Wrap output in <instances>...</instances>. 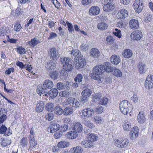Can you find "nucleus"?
Returning a JSON list of instances; mask_svg holds the SVG:
<instances>
[{
    "mask_svg": "<svg viewBox=\"0 0 153 153\" xmlns=\"http://www.w3.org/2000/svg\"><path fill=\"white\" fill-rule=\"evenodd\" d=\"M105 71L104 65H97L93 69V72L90 74L91 78L98 81L99 83H102L104 80V78L100 77V75L103 74Z\"/></svg>",
    "mask_w": 153,
    "mask_h": 153,
    "instance_id": "1",
    "label": "nucleus"
},
{
    "mask_svg": "<svg viewBox=\"0 0 153 153\" xmlns=\"http://www.w3.org/2000/svg\"><path fill=\"white\" fill-rule=\"evenodd\" d=\"M119 107L120 111L124 114L130 113L132 111L131 104L126 100L121 102Z\"/></svg>",
    "mask_w": 153,
    "mask_h": 153,
    "instance_id": "2",
    "label": "nucleus"
},
{
    "mask_svg": "<svg viewBox=\"0 0 153 153\" xmlns=\"http://www.w3.org/2000/svg\"><path fill=\"white\" fill-rule=\"evenodd\" d=\"M78 113L79 116L82 118L87 119L91 117L93 115L94 110L90 107L84 109L81 112L79 111Z\"/></svg>",
    "mask_w": 153,
    "mask_h": 153,
    "instance_id": "3",
    "label": "nucleus"
},
{
    "mask_svg": "<svg viewBox=\"0 0 153 153\" xmlns=\"http://www.w3.org/2000/svg\"><path fill=\"white\" fill-rule=\"evenodd\" d=\"M114 143L118 147L122 148L126 147L128 143V140L126 139L120 138L115 139Z\"/></svg>",
    "mask_w": 153,
    "mask_h": 153,
    "instance_id": "4",
    "label": "nucleus"
},
{
    "mask_svg": "<svg viewBox=\"0 0 153 153\" xmlns=\"http://www.w3.org/2000/svg\"><path fill=\"white\" fill-rule=\"evenodd\" d=\"M70 60L69 58L64 57L61 59V61L64 64L63 68L66 71H70L72 69V66L69 63Z\"/></svg>",
    "mask_w": 153,
    "mask_h": 153,
    "instance_id": "5",
    "label": "nucleus"
},
{
    "mask_svg": "<svg viewBox=\"0 0 153 153\" xmlns=\"http://www.w3.org/2000/svg\"><path fill=\"white\" fill-rule=\"evenodd\" d=\"M92 93V90L88 88L85 89L81 93L82 97V101L84 102H87L88 97L91 96Z\"/></svg>",
    "mask_w": 153,
    "mask_h": 153,
    "instance_id": "6",
    "label": "nucleus"
},
{
    "mask_svg": "<svg viewBox=\"0 0 153 153\" xmlns=\"http://www.w3.org/2000/svg\"><path fill=\"white\" fill-rule=\"evenodd\" d=\"M145 86L148 89H150L153 88V75H149L147 76L145 82Z\"/></svg>",
    "mask_w": 153,
    "mask_h": 153,
    "instance_id": "7",
    "label": "nucleus"
},
{
    "mask_svg": "<svg viewBox=\"0 0 153 153\" xmlns=\"http://www.w3.org/2000/svg\"><path fill=\"white\" fill-rule=\"evenodd\" d=\"M68 102L71 106L75 108H79L81 106L80 102L76 99L70 97L68 99Z\"/></svg>",
    "mask_w": 153,
    "mask_h": 153,
    "instance_id": "8",
    "label": "nucleus"
},
{
    "mask_svg": "<svg viewBox=\"0 0 153 153\" xmlns=\"http://www.w3.org/2000/svg\"><path fill=\"white\" fill-rule=\"evenodd\" d=\"M112 0H101V3L104 5L103 10H113L114 5L111 4Z\"/></svg>",
    "mask_w": 153,
    "mask_h": 153,
    "instance_id": "9",
    "label": "nucleus"
},
{
    "mask_svg": "<svg viewBox=\"0 0 153 153\" xmlns=\"http://www.w3.org/2000/svg\"><path fill=\"white\" fill-rule=\"evenodd\" d=\"M86 61L83 56H81L78 59V60L74 62L76 68L77 69L83 67L86 64Z\"/></svg>",
    "mask_w": 153,
    "mask_h": 153,
    "instance_id": "10",
    "label": "nucleus"
},
{
    "mask_svg": "<svg viewBox=\"0 0 153 153\" xmlns=\"http://www.w3.org/2000/svg\"><path fill=\"white\" fill-rule=\"evenodd\" d=\"M48 54L51 58L54 61L59 58L58 53L55 48H52L49 49Z\"/></svg>",
    "mask_w": 153,
    "mask_h": 153,
    "instance_id": "11",
    "label": "nucleus"
},
{
    "mask_svg": "<svg viewBox=\"0 0 153 153\" xmlns=\"http://www.w3.org/2000/svg\"><path fill=\"white\" fill-rule=\"evenodd\" d=\"M143 36L142 32L140 31L137 30L133 32L130 35L131 39L139 40Z\"/></svg>",
    "mask_w": 153,
    "mask_h": 153,
    "instance_id": "12",
    "label": "nucleus"
},
{
    "mask_svg": "<svg viewBox=\"0 0 153 153\" xmlns=\"http://www.w3.org/2000/svg\"><path fill=\"white\" fill-rule=\"evenodd\" d=\"M139 129L138 127L134 126L131 128L130 132V137L131 139L133 140L136 138L138 136Z\"/></svg>",
    "mask_w": 153,
    "mask_h": 153,
    "instance_id": "13",
    "label": "nucleus"
},
{
    "mask_svg": "<svg viewBox=\"0 0 153 153\" xmlns=\"http://www.w3.org/2000/svg\"><path fill=\"white\" fill-rule=\"evenodd\" d=\"M60 128L59 125L53 124L51 125L48 129V131L51 133H53L58 131Z\"/></svg>",
    "mask_w": 153,
    "mask_h": 153,
    "instance_id": "14",
    "label": "nucleus"
},
{
    "mask_svg": "<svg viewBox=\"0 0 153 153\" xmlns=\"http://www.w3.org/2000/svg\"><path fill=\"white\" fill-rule=\"evenodd\" d=\"M123 129L126 131H128L131 127V123L130 122L127 120H125L122 124Z\"/></svg>",
    "mask_w": 153,
    "mask_h": 153,
    "instance_id": "15",
    "label": "nucleus"
},
{
    "mask_svg": "<svg viewBox=\"0 0 153 153\" xmlns=\"http://www.w3.org/2000/svg\"><path fill=\"white\" fill-rule=\"evenodd\" d=\"M137 121L140 124H143L146 121V118L145 117V113L143 111L139 112L137 117Z\"/></svg>",
    "mask_w": 153,
    "mask_h": 153,
    "instance_id": "16",
    "label": "nucleus"
},
{
    "mask_svg": "<svg viewBox=\"0 0 153 153\" xmlns=\"http://www.w3.org/2000/svg\"><path fill=\"white\" fill-rule=\"evenodd\" d=\"M53 86V82L49 79L45 80L43 85V87L46 90H47V89H49L51 88Z\"/></svg>",
    "mask_w": 153,
    "mask_h": 153,
    "instance_id": "17",
    "label": "nucleus"
},
{
    "mask_svg": "<svg viewBox=\"0 0 153 153\" xmlns=\"http://www.w3.org/2000/svg\"><path fill=\"white\" fill-rule=\"evenodd\" d=\"M142 0H136L133 4L134 10H142L143 9Z\"/></svg>",
    "mask_w": 153,
    "mask_h": 153,
    "instance_id": "18",
    "label": "nucleus"
},
{
    "mask_svg": "<svg viewBox=\"0 0 153 153\" xmlns=\"http://www.w3.org/2000/svg\"><path fill=\"white\" fill-rule=\"evenodd\" d=\"M91 56L93 58H97L100 56V52L99 50L95 48H92L90 51Z\"/></svg>",
    "mask_w": 153,
    "mask_h": 153,
    "instance_id": "19",
    "label": "nucleus"
},
{
    "mask_svg": "<svg viewBox=\"0 0 153 153\" xmlns=\"http://www.w3.org/2000/svg\"><path fill=\"white\" fill-rule=\"evenodd\" d=\"M72 130L77 133L81 132L83 130L82 126L79 123H76L74 124Z\"/></svg>",
    "mask_w": 153,
    "mask_h": 153,
    "instance_id": "20",
    "label": "nucleus"
},
{
    "mask_svg": "<svg viewBox=\"0 0 153 153\" xmlns=\"http://www.w3.org/2000/svg\"><path fill=\"white\" fill-rule=\"evenodd\" d=\"M129 26L132 29H136L138 28L139 24L137 20L132 19L129 22Z\"/></svg>",
    "mask_w": 153,
    "mask_h": 153,
    "instance_id": "21",
    "label": "nucleus"
},
{
    "mask_svg": "<svg viewBox=\"0 0 153 153\" xmlns=\"http://www.w3.org/2000/svg\"><path fill=\"white\" fill-rule=\"evenodd\" d=\"M66 136L69 139L73 140L76 139L77 137L78 134L75 131H71L67 133Z\"/></svg>",
    "mask_w": 153,
    "mask_h": 153,
    "instance_id": "22",
    "label": "nucleus"
},
{
    "mask_svg": "<svg viewBox=\"0 0 153 153\" xmlns=\"http://www.w3.org/2000/svg\"><path fill=\"white\" fill-rule=\"evenodd\" d=\"M81 145L83 147L85 148H91L94 145V143L91 142L90 141L85 140L81 142Z\"/></svg>",
    "mask_w": 153,
    "mask_h": 153,
    "instance_id": "23",
    "label": "nucleus"
},
{
    "mask_svg": "<svg viewBox=\"0 0 153 153\" xmlns=\"http://www.w3.org/2000/svg\"><path fill=\"white\" fill-rule=\"evenodd\" d=\"M111 61L114 64H118L120 62V58L118 56L113 55L111 57Z\"/></svg>",
    "mask_w": 153,
    "mask_h": 153,
    "instance_id": "24",
    "label": "nucleus"
},
{
    "mask_svg": "<svg viewBox=\"0 0 153 153\" xmlns=\"http://www.w3.org/2000/svg\"><path fill=\"white\" fill-rule=\"evenodd\" d=\"M83 150L80 146H76L71 148L70 151L71 153H82Z\"/></svg>",
    "mask_w": 153,
    "mask_h": 153,
    "instance_id": "25",
    "label": "nucleus"
},
{
    "mask_svg": "<svg viewBox=\"0 0 153 153\" xmlns=\"http://www.w3.org/2000/svg\"><path fill=\"white\" fill-rule=\"evenodd\" d=\"M70 145L69 142L62 140L58 143L57 146L59 148H64L68 147Z\"/></svg>",
    "mask_w": 153,
    "mask_h": 153,
    "instance_id": "26",
    "label": "nucleus"
},
{
    "mask_svg": "<svg viewBox=\"0 0 153 153\" xmlns=\"http://www.w3.org/2000/svg\"><path fill=\"white\" fill-rule=\"evenodd\" d=\"M56 66L55 63L52 60H50L47 62L45 65L46 68L48 70H52L54 69Z\"/></svg>",
    "mask_w": 153,
    "mask_h": 153,
    "instance_id": "27",
    "label": "nucleus"
},
{
    "mask_svg": "<svg viewBox=\"0 0 153 153\" xmlns=\"http://www.w3.org/2000/svg\"><path fill=\"white\" fill-rule=\"evenodd\" d=\"M98 139L97 135L95 134H89L88 136V140L91 142L94 143V142L97 140Z\"/></svg>",
    "mask_w": 153,
    "mask_h": 153,
    "instance_id": "28",
    "label": "nucleus"
},
{
    "mask_svg": "<svg viewBox=\"0 0 153 153\" xmlns=\"http://www.w3.org/2000/svg\"><path fill=\"white\" fill-rule=\"evenodd\" d=\"M58 93V90L55 88H52L48 92V94L50 97L51 98L56 97Z\"/></svg>",
    "mask_w": 153,
    "mask_h": 153,
    "instance_id": "29",
    "label": "nucleus"
},
{
    "mask_svg": "<svg viewBox=\"0 0 153 153\" xmlns=\"http://www.w3.org/2000/svg\"><path fill=\"white\" fill-rule=\"evenodd\" d=\"M40 41L36 37H35L31 39L30 41L28 42L29 45L32 47H34L39 43Z\"/></svg>",
    "mask_w": 153,
    "mask_h": 153,
    "instance_id": "30",
    "label": "nucleus"
},
{
    "mask_svg": "<svg viewBox=\"0 0 153 153\" xmlns=\"http://www.w3.org/2000/svg\"><path fill=\"white\" fill-rule=\"evenodd\" d=\"M132 51L129 49L125 50L123 53V55L125 58H129L132 55Z\"/></svg>",
    "mask_w": 153,
    "mask_h": 153,
    "instance_id": "31",
    "label": "nucleus"
},
{
    "mask_svg": "<svg viewBox=\"0 0 153 153\" xmlns=\"http://www.w3.org/2000/svg\"><path fill=\"white\" fill-rule=\"evenodd\" d=\"M44 103L42 101H40L37 104L36 110L37 112L42 111L44 108Z\"/></svg>",
    "mask_w": 153,
    "mask_h": 153,
    "instance_id": "32",
    "label": "nucleus"
},
{
    "mask_svg": "<svg viewBox=\"0 0 153 153\" xmlns=\"http://www.w3.org/2000/svg\"><path fill=\"white\" fill-rule=\"evenodd\" d=\"M97 27L98 29L105 30L107 29L108 25L105 22H101L99 23L97 25Z\"/></svg>",
    "mask_w": 153,
    "mask_h": 153,
    "instance_id": "33",
    "label": "nucleus"
},
{
    "mask_svg": "<svg viewBox=\"0 0 153 153\" xmlns=\"http://www.w3.org/2000/svg\"><path fill=\"white\" fill-rule=\"evenodd\" d=\"M113 74L117 77H120L122 76V73L119 69L114 68L113 70Z\"/></svg>",
    "mask_w": 153,
    "mask_h": 153,
    "instance_id": "34",
    "label": "nucleus"
},
{
    "mask_svg": "<svg viewBox=\"0 0 153 153\" xmlns=\"http://www.w3.org/2000/svg\"><path fill=\"white\" fill-rule=\"evenodd\" d=\"M138 68L140 74H143L146 71V65L142 62L139 63Z\"/></svg>",
    "mask_w": 153,
    "mask_h": 153,
    "instance_id": "35",
    "label": "nucleus"
},
{
    "mask_svg": "<svg viewBox=\"0 0 153 153\" xmlns=\"http://www.w3.org/2000/svg\"><path fill=\"white\" fill-rule=\"evenodd\" d=\"M73 109L71 107H66L63 110V113L65 115H68L73 112Z\"/></svg>",
    "mask_w": 153,
    "mask_h": 153,
    "instance_id": "36",
    "label": "nucleus"
},
{
    "mask_svg": "<svg viewBox=\"0 0 153 153\" xmlns=\"http://www.w3.org/2000/svg\"><path fill=\"white\" fill-rule=\"evenodd\" d=\"M47 90H46L43 87L38 86L37 87V92L40 96L47 92Z\"/></svg>",
    "mask_w": 153,
    "mask_h": 153,
    "instance_id": "37",
    "label": "nucleus"
},
{
    "mask_svg": "<svg viewBox=\"0 0 153 153\" xmlns=\"http://www.w3.org/2000/svg\"><path fill=\"white\" fill-rule=\"evenodd\" d=\"M128 15L127 10H120L118 12L117 16L120 18H123L126 17Z\"/></svg>",
    "mask_w": 153,
    "mask_h": 153,
    "instance_id": "38",
    "label": "nucleus"
},
{
    "mask_svg": "<svg viewBox=\"0 0 153 153\" xmlns=\"http://www.w3.org/2000/svg\"><path fill=\"white\" fill-rule=\"evenodd\" d=\"M70 53L71 54H72L74 56H76V60L77 59V58L78 59L81 56H82L81 55L79 51L77 49H75L74 50H72L71 51H70Z\"/></svg>",
    "mask_w": 153,
    "mask_h": 153,
    "instance_id": "39",
    "label": "nucleus"
},
{
    "mask_svg": "<svg viewBox=\"0 0 153 153\" xmlns=\"http://www.w3.org/2000/svg\"><path fill=\"white\" fill-rule=\"evenodd\" d=\"M54 108V106L53 103L48 102L45 105V109L49 111H53Z\"/></svg>",
    "mask_w": 153,
    "mask_h": 153,
    "instance_id": "40",
    "label": "nucleus"
},
{
    "mask_svg": "<svg viewBox=\"0 0 153 153\" xmlns=\"http://www.w3.org/2000/svg\"><path fill=\"white\" fill-rule=\"evenodd\" d=\"M94 123L97 125L101 124L103 121L102 117L98 116L94 117Z\"/></svg>",
    "mask_w": 153,
    "mask_h": 153,
    "instance_id": "41",
    "label": "nucleus"
},
{
    "mask_svg": "<svg viewBox=\"0 0 153 153\" xmlns=\"http://www.w3.org/2000/svg\"><path fill=\"white\" fill-rule=\"evenodd\" d=\"M105 71L108 72H111L113 71L112 68L111 66L110 63L106 62L105 63V65L104 66Z\"/></svg>",
    "mask_w": 153,
    "mask_h": 153,
    "instance_id": "42",
    "label": "nucleus"
},
{
    "mask_svg": "<svg viewBox=\"0 0 153 153\" xmlns=\"http://www.w3.org/2000/svg\"><path fill=\"white\" fill-rule=\"evenodd\" d=\"M100 101L99 102V103L100 104L102 105H106L108 101V99L106 97H104L102 98H100Z\"/></svg>",
    "mask_w": 153,
    "mask_h": 153,
    "instance_id": "43",
    "label": "nucleus"
},
{
    "mask_svg": "<svg viewBox=\"0 0 153 153\" xmlns=\"http://www.w3.org/2000/svg\"><path fill=\"white\" fill-rule=\"evenodd\" d=\"M101 95L100 94L94 93L93 94L92 100L93 101H97L100 99Z\"/></svg>",
    "mask_w": 153,
    "mask_h": 153,
    "instance_id": "44",
    "label": "nucleus"
},
{
    "mask_svg": "<svg viewBox=\"0 0 153 153\" xmlns=\"http://www.w3.org/2000/svg\"><path fill=\"white\" fill-rule=\"evenodd\" d=\"M55 111L56 114L57 115H60L63 113V110L61 106H57L55 107Z\"/></svg>",
    "mask_w": 153,
    "mask_h": 153,
    "instance_id": "45",
    "label": "nucleus"
},
{
    "mask_svg": "<svg viewBox=\"0 0 153 153\" xmlns=\"http://www.w3.org/2000/svg\"><path fill=\"white\" fill-rule=\"evenodd\" d=\"M30 147H34L37 145L34 137L32 136L30 137Z\"/></svg>",
    "mask_w": 153,
    "mask_h": 153,
    "instance_id": "46",
    "label": "nucleus"
},
{
    "mask_svg": "<svg viewBox=\"0 0 153 153\" xmlns=\"http://www.w3.org/2000/svg\"><path fill=\"white\" fill-rule=\"evenodd\" d=\"M152 16L149 13H146L144 15V21L146 22H150L152 19Z\"/></svg>",
    "mask_w": 153,
    "mask_h": 153,
    "instance_id": "47",
    "label": "nucleus"
},
{
    "mask_svg": "<svg viewBox=\"0 0 153 153\" xmlns=\"http://www.w3.org/2000/svg\"><path fill=\"white\" fill-rule=\"evenodd\" d=\"M16 49L17 52L21 55L25 53L26 52V49L22 46L18 47Z\"/></svg>",
    "mask_w": 153,
    "mask_h": 153,
    "instance_id": "48",
    "label": "nucleus"
},
{
    "mask_svg": "<svg viewBox=\"0 0 153 153\" xmlns=\"http://www.w3.org/2000/svg\"><path fill=\"white\" fill-rule=\"evenodd\" d=\"M28 143L27 137H23L20 141V144L23 147L26 146Z\"/></svg>",
    "mask_w": 153,
    "mask_h": 153,
    "instance_id": "49",
    "label": "nucleus"
},
{
    "mask_svg": "<svg viewBox=\"0 0 153 153\" xmlns=\"http://www.w3.org/2000/svg\"><path fill=\"white\" fill-rule=\"evenodd\" d=\"M54 117V115L52 113H47L45 116V118L48 120L51 121L52 120Z\"/></svg>",
    "mask_w": 153,
    "mask_h": 153,
    "instance_id": "50",
    "label": "nucleus"
},
{
    "mask_svg": "<svg viewBox=\"0 0 153 153\" xmlns=\"http://www.w3.org/2000/svg\"><path fill=\"white\" fill-rule=\"evenodd\" d=\"M50 76L53 80L57 79L58 77V72L56 71H53L50 74Z\"/></svg>",
    "mask_w": 153,
    "mask_h": 153,
    "instance_id": "51",
    "label": "nucleus"
},
{
    "mask_svg": "<svg viewBox=\"0 0 153 153\" xmlns=\"http://www.w3.org/2000/svg\"><path fill=\"white\" fill-rule=\"evenodd\" d=\"M10 143L11 142L9 140L5 139H3L1 143V145L4 147L8 146Z\"/></svg>",
    "mask_w": 153,
    "mask_h": 153,
    "instance_id": "52",
    "label": "nucleus"
},
{
    "mask_svg": "<svg viewBox=\"0 0 153 153\" xmlns=\"http://www.w3.org/2000/svg\"><path fill=\"white\" fill-rule=\"evenodd\" d=\"M83 79V76L81 74H78L74 78V81L76 82H81Z\"/></svg>",
    "mask_w": 153,
    "mask_h": 153,
    "instance_id": "53",
    "label": "nucleus"
},
{
    "mask_svg": "<svg viewBox=\"0 0 153 153\" xmlns=\"http://www.w3.org/2000/svg\"><path fill=\"white\" fill-rule=\"evenodd\" d=\"M95 111L98 114H101L103 112L104 109L102 106H99L96 107L95 109Z\"/></svg>",
    "mask_w": 153,
    "mask_h": 153,
    "instance_id": "54",
    "label": "nucleus"
},
{
    "mask_svg": "<svg viewBox=\"0 0 153 153\" xmlns=\"http://www.w3.org/2000/svg\"><path fill=\"white\" fill-rule=\"evenodd\" d=\"M85 125L90 128H92L94 127V125L89 120H86L85 122Z\"/></svg>",
    "mask_w": 153,
    "mask_h": 153,
    "instance_id": "55",
    "label": "nucleus"
},
{
    "mask_svg": "<svg viewBox=\"0 0 153 153\" xmlns=\"http://www.w3.org/2000/svg\"><path fill=\"white\" fill-rule=\"evenodd\" d=\"M14 27V31L17 32L19 31L22 28L21 25L19 23L16 24Z\"/></svg>",
    "mask_w": 153,
    "mask_h": 153,
    "instance_id": "56",
    "label": "nucleus"
},
{
    "mask_svg": "<svg viewBox=\"0 0 153 153\" xmlns=\"http://www.w3.org/2000/svg\"><path fill=\"white\" fill-rule=\"evenodd\" d=\"M66 24L68 26V31L71 33H72L74 32V30L72 25L69 23L68 22H66Z\"/></svg>",
    "mask_w": 153,
    "mask_h": 153,
    "instance_id": "57",
    "label": "nucleus"
},
{
    "mask_svg": "<svg viewBox=\"0 0 153 153\" xmlns=\"http://www.w3.org/2000/svg\"><path fill=\"white\" fill-rule=\"evenodd\" d=\"M7 129V128L5 125H2L0 126V134H4Z\"/></svg>",
    "mask_w": 153,
    "mask_h": 153,
    "instance_id": "58",
    "label": "nucleus"
},
{
    "mask_svg": "<svg viewBox=\"0 0 153 153\" xmlns=\"http://www.w3.org/2000/svg\"><path fill=\"white\" fill-rule=\"evenodd\" d=\"M21 12L19 10H12L11 13L14 16L18 17L20 14Z\"/></svg>",
    "mask_w": 153,
    "mask_h": 153,
    "instance_id": "59",
    "label": "nucleus"
},
{
    "mask_svg": "<svg viewBox=\"0 0 153 153\" xmlns=\"http://www.w3.org/2000/svg\"><path fill=\"white\" fill-rule=\"evenodd\" d=\"M80 47L81 50L82 51H85L88 49V45L84 43H82L81 44Z\"/></svg>",
    "mask_w": 153,
    "mask_h": 153,
    "instance_id": "60",
    "label": "nucleus"
},
{
    "mask_svg": "<svg viewBox=\"0 0 153 153\" xmlns=\"http://www.w3.org/2000/svg\"><path fill=\"white\" fill-rule=\"evenodd\" d=\"M100 12V10H89V13L91 16L96 15L98 14Z\"/></svg>",
    "mask_w": 153,
    "mask_h": 153,
    "instance_id": "61",
    "label": "nucleus"
},
{
    "mask_svg": "<svg viewBox=\"0 0 153 153\" xmlns=\"http://www.w3.org/2000/svg\"><path fill=\"white\" fill-rule=\"evenodd\" d=\"M114 39L111 36H108L107 37L106 40L109 44H112L113 43Z\"/></svg>",
    "mask_w": 153,
    "mask_h": 153,
    "instance_id": "62",
    "label": "nucleus"
},
{
    "mask_svg": "<svg viewBox=\"0 0 153 153\" xmlns=\"http://www.w3.org/2000/svg\"><path fill=\"white\" fill-rule=\"evenodd\" d=\"M116 31L113 32L114 35L118 38H120L121 36V31L120 30H118L117 29H115Z\"/></svg>",
    "mask_w": 153,
    "mask_h": 153,
    "instance_id": "63",
    "label": "nucleus"
},
{
    "mask_svg": "<svg viewBox=\"0 0 153 153\" xmlns=\"http://www.w3.org/2000/svg\"><path fill=\"white\" fill-rule=\"evenodd\" d=\"M131 100L134 102H137L138 100L137 94H134L133 97L131 98Z\"/></svg>",
    "mask_w": 153,
    "mask_h": 153,
    "instance_id": "64",
    "label": "nucleus"
}]
</instances>
